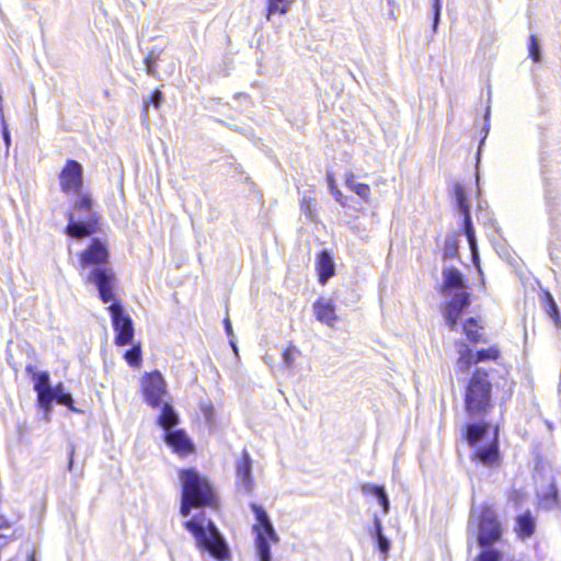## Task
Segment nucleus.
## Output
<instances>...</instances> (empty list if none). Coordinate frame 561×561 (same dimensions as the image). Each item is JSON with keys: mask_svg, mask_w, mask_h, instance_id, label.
I'll return each instance as SVG.
<instances>
[{"mask_svg": "<svg viewBox=\"0 0 561 561\" xmlns=\"http://www.w3.org/2000/svg\"><path fill=\"white\" fill-rule=\"evenodd\" d=\"M547 302H548V314L553 319L554 323L558 325L560 320V311L559 308L550 293H547Z\"/></svg>", "mask_w": 561, "mask_h": 561, "instance_id": "obj_35", "label": "nucleus"}, {"mask_svg": "<svg viewBox=\"0 0 561 561\" xmlns=\"http://www.w3.org/2000/svg\"><path fill=\"white\" fill-rule=\"evenodd\" d=\"M376 499H377L379 505L381 506L383 514H388L389 510H390V501H389L386 490Z\"/></svg>", "mask_w": 561, "mask_h": 561, "instance_id": "obj_41", "label": "nucleus"}, {"mask_svg": "<svg viewBox=\"0 0 561 561\" xmlns=\"http://www.w3.org/2000/svg\"><path fill=\"white\" fill-rule=\"evenodd\" d=\"M289 10L288 0H268L267 4V20L275 13L286 14Z\"/></svg>", "mask_w": 561, "mask_h": 561, "instance_id": "obj_29", "label": "nucleus"}, {"mask_svg": "<svg viewBox=\"0 0 561 561\" xmlns=\"http://www.w3.org/2000/svg\"><path fill=\"white\" fill-rule=\"evenodd\" d=\"M49 404L47 407H42L41 409L45 412V417L48 419V414L51 411L53 402L56 401L58 404L67 407L69 410L79 412V410L73 405L75 400L71 393L65 390V387L61 382L54 386L51 392L49 393Z\"/></svg>", "mask_w": 561, "mask_h": 561, "instance_id": "obj_15", "label": "nucleus"}, {"mask_svg": "<svg viewBox=\"0 0 561 561\" xmlns=\"http://www.w3.org/2000/svg\"><path fill=\"white\" fill-rule=\"evenodd\" d=\"M159 59V54L156 53L154 50H151L148 53V55L145 57V60L144 62L145 64H156L157 60Z\"/></svg>", "mask_w": 561, "mask_h": 561, "instance_id": "obj_46", "label": "nucleus"}, {"mask_svg": "<svg viewBox=\"0 0 561 561\" xmlns=\"http://www.w3.org/2000/svg\"><path fill=\"white\" fill-rule=\"evenodd\" d=\"M458 236L456 233L447 234L443 249V257L445 260L458 257Z\"/></svg>", "mask_w": 561, "mask_h": 561, "instance_id": "obj_24", "label": "nucleus"}, {"mask_svg": "<svg viewBox=\"0 0 561 561\" xmlns=\"http://www.w3.org/2000/svg\"><path fill=\"white\" fill-rule=\"evenodd\" d=\"M27 561H36L34 553L27 557Z\"/></svg>", "mask_w": 561, "mask_h": 561, "instance_id": "obj_55", "label": "nucleus"}, {"mask_svg": "<svg viewBox=\"0 0 561 561\" xmlns=\"http://www.w3.org/2000/svg\"><path fill=\"white\" fill-rule=\"evenodd\" d=\"M317 270L319 282L325 284L335 273V264L331 254L327 250H322L317 256Z\"/></svg>", "mask_w": 561, "mask_h": 561, "instance_id": "obj_17", "label": "nucleus"}, {"mask_svg": "<svg viewBox=\"0 0 561 561\" xmlns=\"http://www.w3.org/2000/svg\"><path fill=\"white\" fill-rule=\"evenodd\" d=\"M360 489L364 494L373 495L374 497L379 496L386 490L385 486L373 483H364Z\"/></svg>", "mask_w": 561, "mask_h": 561, "instance_id": "obj_39", "label": "nucleus"}, {"mask_svg": "<svg viewBox=\"0 0 561 561\" xmlns=\"http://www.w3.org/2000/svg\"><path fill=\"white\" fill-rule=\"evenodd\" d=\"M112 304L107 307L110 312L113 330L115 332V344L126 346L133 343L135 329L133 319L126 313L121 300L112 299Z\"/></svg>", "mask_w": 561, "mask_h": 561, "instance_id": "obj_9", "label": "nucleus"}, {"mask_svg": "<svg viewBox=\"0 0 561 561\" xmlns=\"http://www.w3.org/2000/svg\"><path fill=\"white\" fill-rule=\"evenodd\" d=\"M463 216V230L465 229H472L473 224L471 220L470 211L461 214Z\"/></svg>", "mask_w": 561, "mask_h": 561, "instance_id": "obj_48", "label": "nucleus"}, {"mask_svg": "<svg viewBox=\"0 0 561 561\" xmlns=\"http://www.w3.org/2000/svg\"><path fill=\"white\" fill-rule=\"evenodd\" d=\"M313 311L318 321L332 327L336 320L335 308L331 301L317 300L313 304Z\"/></svg>", "mask_w": 561, "mask_h": 561, "instance_id": "obj_19", "label": "nucleus"}, {"mask_svg": "<svg viewBox=\"0 0 561 561\" xmlns=\"http://www.w3.org/2000/svg\"><path fill=\"white\" fill-rule=\"evenodd\" d=\"M442 2L440 0H433V25L432 30L435 33L437 31L440 21Z\"/></svg>", "mask_w": 561, "mask_h": 561, "instance_id": "obj_40", "label": "nucleus"}, {"mask_svg": "<svg viewBox=\"0 0 561 561\" xmlns=\"http://www.w3.org/2000/svg\"><path fill=\"white\" fill-rule=\"evenodd\" d=\"M327 180H328V185H329L330 191H331L333 187H337V186H336V183H335L334 175H333V173H332V172H328V173H327Z\"/></svg>", "mask_w": 561, "mask_h": 561, "instance_id": "obj_49", "label": "nucleus"}, {"mask_svg": "<svg viewBox=\"0 0 561 561\" xmlns=\"http://www.w3.org/2000/svg\"><path fill=\"white\" fill-rule=\"evenodd\" d=\"M76 195L73 210L78 214V218L73 211L67 213L68 224L65 233L70 238L81 239L100 231L101 216L92 210L93 201L89 194L80 192Z\"/></svg>", "mask_w": 561, "mask_h": 561, "instance_id": "obj_5", "label": "nucleus"}, {"mask_svg": "<svg viewBox=\"0 0 561 561\" xmlns=\"http://www.w3.org/2000/svg\"><path fill=\"white\" fill-rule=\"evenodd\" d=\"M185 528L193 535L196 547L202 552H207L218 561L230 558V549L225 537L204 513H198L185 522Z\"/></svg>", "mask_w": 561, "mask_h": 561, "instance_id": "obj_3", "label": "nucleus"}, {"mask_svg": "<svg viewBox=\"0 0 561 561\" xmlns=\"http://www.w3.org/2000/svg\"><path fill=\"white\" fill-rule=\"evenodd\" d=\"M108 260V250L99 239L93 238L90 245L80 254V266L84 271L88 266L93 267L84 275L85 282L96 287L102 302L107 304L113 299L116 277L112 268L104 264Z\"/></svg>", "mask_w": 561, "mask_h": 561, "instance_id": "obj_1", "label": "nucleus"}, {"mask_svg": "<svg viewBox=\"0 0 561 561\" xmlns=\"http://www.w3.org/2000/svg\"><path fill=\"white\" fill-rule=\"evenodd\" d=\"M201 411L205 417L206 423L211 425L215 422V420H214L215 409H214L213 403L210 401L202 402Z\"/></svg>", "mask_w": 561, "mask_h": 561, "instance_id": "obj_37", "label": "nucleus"}, {"mask_svg": "<svg viewBox=\"0 0 561 561\" xmlns=\"http://www.w3.org/2000/svg\"><path fill=\"white\" fill-rule=\"evenodd\" d=\"M165 444L180 455H188L194 451V444L185 431L174 428L164 433Z\"/></svg>", "mask_w": 561, "mask_h": 561, "instance_id": "obj_14", "label": "nucleus"}, {"mask_svg": "<svg viewBox=\"0 0 561 561\" xmlns=\"http://www.w3.org/2000/svg\"><path fill=\"white\" fill-rule=\"evenodd\" d=\"M499 354V350L495 347L481 348L476 352V363L496 359Z\"/></svg>", "mask_w": 561, "mask_h": 561, "instance_id": "obj_32", "label": "nucleus"}, {"mask_svg": "<svg viewBox=\"0 0 561 561\" xmlns=\"http://www.w3.org/2000/svg\"><path fill=\"white\" fill-rule=\"evenodd\" d=\"M379 534H383L382 531V524L378 516H375L374 518V530L371 531V537L379 536Z\"/></svg>", "mask_w": 561, "mask_h": 561, "instance_id": "obj_44", "label": "nucleus"}, {"mask_svg": "<svg viewBox=\"0 0 561 561\" xmlns=\"http://www.w3.org/2000/svg\"><path fill=\"white\" fill-rule=\"evenodd\" d=\"M163 101V94L160 90H154L151 92L149 99L144 100V112L147 114L148 107L152 104L156 108H158Z\"/></svg>", "mask_w": 561, "mask_h": 561, "instance_id": "obj_34", "label": "nucleus"}, {"mask_svg": "<svg viewBox=\"0 0 561 561\" xmlns=\"http://www.w3.org/2000/svg\"><path fill=\"white\" fill-rule=\"evenodd\" d=\"M301 209L309 218H311V202H310V199H307L306 197H304L302 203H301Z\"/></svg>", "mask_w": 561, "mask_h": 561, "instance_id": "obj_45", "label": "nucleus"}, {"mask_svg": "<svg viewBox=\"0 0 561 561\" xmlns=\"http://www.w3.org/2000/svg\"><path fill=\"white\" fill-rule=\"evenodd\" d=\"M73 454L75 449L71 447L70 455H69V462H68V470L71 471L73 467Z\"/></svg>", "mask_w": 561, "mask_h": 561, "instance_id": "obj_53", "label": "nucleus"}, {"mask_svg": "<svg viewBox=\"0 0 561 561\" xmlns=\"http://www.w3.org/2000/svg\"><path fill=\"white\" fill-rule=\"evenodd\" d=\"M124 358L129 366L138 367L142 360L140 344H133L131 347L125 352Z\"/></svg>", "mask_w": 561, "mask_h": 561, "instance_id": "obj_27", "label": "nucleus"}, {"mask_svg": "<svg viewBox=\"0 0 561 561\" xmlns=\"http://www.w3.org/2000/svg\"><path fill=\"white\" fill-rule=\"evenodd\" d=\"M146 65V71L149 76H156L157 73V70H156V64H145Z\"/></svg>", "mask_w": 561, "mask_h": 561, "instance_id": "obj_51", "label": "nucleus"}, {"mask_svg": "<svg viewBox=\"0 0 561 561\" xmlns=\"http://www.w3.org/2000/svg\"><path fill=\"white\" fill-rule=\"evenodd\" d=\"M502 560V553L492 548L486 547L482 548L481 552L478 554L476 561H501Z\"/></svg>", "mask_w": 561, "mask_h": 561, "instance_id": "obj_31", "label": "nucleus"}, {"mask_svg": "<svg viewBox=\"0 0 561 561\" xmlns=\"http://www.w3.org/2000/svg\"><path fill=\"white\" fill-rule=\"evenodd\" d=\"M330 192L339 204H341L342 206L346 205V199L337 187H333Z\"/></svg>", "mask_w": 561, "mask_h": 561, "instance_id": "obj_43", "label": "nucleus"}, {"mask_svg": "<svg viewBox=\"0 0 561 561\" xmlns=\"http://www.w3.org/2000/svg\"><path fill=\"white\" fill-rule=\"evenodd\" d=\"M25 370H26V373H27L30 376H32V380L34 379V375H35V374H39V373H41V371H37V370H36V367H35V366H33L32 364L27 365V366L25 367Z\"/></svg>", "mask_w": 561, "mask_h": 561, "instance_id": "obj_52", "label": "nucleus"}, {"mask_svg": "<svg viewBox=\"0 0 561 561\" xmlns=\"http://www.w3.org/2000/svg\"><path fill=\"white\" fill-rule=\"evenodd\" d=\"M141 391L145 402L151 408H159L168 394L167 382L159 370L147 373L141 378Z\"/></svg>", "mask_w": 561, "mask_h": 561, "instance_id": "obj_10", "label": "nucleus"}, {"mask_svg": "<svg viewBox=\"0 0 561 561\" xmlns=\"http://www.w3.org/2000/svg\"><path fill=\"white\" fill-rule=\"evenodd\" d=\"M477 522L478 535L477 542L479 547L486 548L493 547L502 537V525L499 520L496 511L490 504H484L477 513L472 508L470 515V525Z\"/></svg>", "mask_w": 561, "mask_h": 561, "instance_id": "obj_7", "label": "nucleus"}, {"mask_svg": "<svg viewBox=\"0 0 561 561\" xmlns=\"http://www.w3.org/2000/svg\"><path fill=\"white\" fill-rule=\"evenodd\" d=\"M547 205H550L549 196L546 195Z\"/></svg>", "mask_w": 561, "mask_h": 561, "instance_id": "obj_56", "label": "nucleus"}, {"mask_svg": "<svg viewBox=\"0 0 561 561\" xmlns=\"http://www.w3.org/2000/svg\"><path fill=\"white\" fill-rule=\"evenodd\" d=\"M462 330L471 342L477 343L480 340L479 327L474 318H468L463 322Z\"/></svg>", "mask_w": 561, "mask_h": 561, "instance_id": "obj_26", "label": "nucleus"}, {"mask_svg": "<svg viewBox=\"0 0 561 561\" xmlns=\"http://www.w3.org/2000/svg\"><path fill=\"white\" fill-rule=\"evenodd\" d=\"M539 506L545 511L559 507V493L554 482H551L546 491L538 493Z\"/></svg>", "mask_w": 561, "mask_h": 561, "instance_id": "obj_21", "label": "nucleus"}, {"mask_svg": "<svg viewBox=\"0 0 561 561\" xmlns=\"http://www.w3.org/2000/svg\"><path fill=\"white\" fill-rule=\"evenodd\" d=\"M34 391L37 394V404L39 408L47 407L49 404V393L54 388L50 385V377L47 371H41L34 375Z\"/></svg>", "mask_w": 561, "mask_h": 561, "instance_id": "obj_16", "label": "nucleus"}, {"mask_svg": "<svg viewBox=\"0 0 561 561\" xmlns=\"http://www.w3.org/2000/svg\"><path fill=\"white\" fill-rule=\"evenodd\" d=\"M344 183L346 187L356 193L360 198L368 201L370 187L364 183H356L355 175L352 172L345 174Z\"/></svg>", "mask_w": 561, "mask_h": 561, "instance_id": "obj_23", "label": "nucleus"}, {"mask_svg": "<svg viewBox=\"0 0 561 561\" xmlns=\"http://www.w3.org/2000/svg\"><path fill=\"white\" fill-rule=\"evenodd\" d=\"M61 192L78 194L83 187V168L72 159H68L59 173Z\"/></svg>", "mask_w": 561, "mask_h": 561, "instance_id": "obj_11", "label": "nucleus"}, {"mask_svg": "<svg viewBox=\"0 0 561 561\" xmlns=\"http://www.w3.org/2000/svg\"><path fill=\"white\" fill-rule=\"evenodd\" d=\"M374 540L376 541L377 548L383 557H387L390 550V541L385 536V534H379V536H374Z\"/></svg>", "mask_w": 561, "mask_h": 561, "instance_id": "obj_36", "label": "nucleus"}, {"mask_svg": "<svg viewBox=\"0 0 561 561\" xmlns=\"http://www.w3.org/2000/svg\"><path fill=\"white\" fill-rule=\"evenodd\" d=\"M236 478L239 491L250 494L254 481L252 477V459L248 450L243 449L241 457L236 462Z\"/></svg>", "mask_w": 561, "mask_h": 561, "instance_id": "obj_13", "label": "nucleus"}, {"mask_svg": "<svg viewBox=\"0 0 561 561\" xmlns=\"http://www.w3.org/2000/svg\"><path fill=\"white\" fill-rule=\"evenodd\" d=\"M230 345L232 346L234 353L237 354L238 353L237 344L232 340H230Z\"/></svg>", "mask_w": 561, "mask_h": 561, "instance_id": "obj_54", "label": "nucleus"}, {"mask_svg": "<svg viewBox=\"0 0 561 561\" xmlns=\"http://www.w3.org/2000/svg\"><path fill=\"white\" fill-rule=\"evenodd\" d=\"M298 353V350L294 345H289L283 352V363L287 368H291L295 363V356Z\"/></svg>", "mask_w": 561, "mask_h": 561, "instance_id": "obj_38", "label": "nucleus"}, {"mask_svg": "<svg viewBox=\"0 0 561 561\" xmlns=\"http://www.w3.org/2000/svg\"><path fill=\"white\" fill-rule=\"evenodd\" d=\"M489 116H490V107L486 108V112H485V124L483 126V131H484V137L482 138L481 142H480V146L484 142V139L489 133V129H490V123H489Z\"/></svg>", "mask_w": 561, "mask_h": 561, "instance_id": "obj_47", "label": "nucleus"}, {"mask_svg": "<svg viewBox=\"0 0 561 561\" xmlns=\"http://www.w3.org/2000/svg\"><path fill=\"white\" fill-rule=\"evenodd\" d=\"M473 363H476V354L468 346L463 345L459 351V368L467 370Z\"/></svg>", "mask_w": 561, "mask_h": 561, "instance_id": "obj_28", "label": "nucleus"}, {"mask_svg": "<svg viewBox=\"0 0 561 561\" xmlns=\"http://www.w3.org/2000/svg\"><path fill=\"white\" fill-rule=\"evenodd\" d=\"M536 528L535 518L529 511L516 517V531L523 539L534 535Z\"/></svg>", "mask_w": 561, "mask_h": 561, "instance_id": "obj_22", "label": "nucleus"}, {"mask_svg": "<svg viewBox=\"0 0 561 561\" xmlns=\"http://www.w3.org/2000/svg\"><path fill=\"white\" fill-rule=\"evenodd\" d=\"M492 385L488 374L477 369L471 376L465 394V409L471 416L485 415L492 408Z\"/></svg>", "mask_w": 561, "mask_h": 561, "instance_id": "obj_6", "label": "nucleus"}, {"mask_svg": "<svg viewBox=\"0 0 561 561\" xmlns=\"http://www.w3.org/2000/svg\"><path fill=\"white\" fill-rule=\"evenodd\" d=\"M0 118H1V122H2V138H3V141L5 144V147L7 149H9L10 145H11V136H10V131H9V128H8V125L4 121V116L3 114L0 112Z\"/></svg>", "mask_w": 561, "mask_h": 561, "instance_id": "obj_42", "label": "nucleus"}, {"mask_svg": "<svg viewBox=\"0 0 561 561\" xmlns=\"http://www.w3.org/2000/svg\"><path fill=\"white\" fill-rule=\"evenodd\" d=\"M250 507L254 514L256 523L252 526L255 534V548L260 561H271V542L276 543L279 540L274 526L266 511L256 503H251Z\"/></svg>", "mask_w": 561, "mask_h": 561, "instance_id": "obj_8", "label": "nucleus"}, {"mask_svg": "<svg viewBox=\"0 0 561 561\" xmlns=\"http://www.w3.org/2000/svg\"><path fill=\"white\" fill-rule=\"evenodd\" d=\"M490 427V424L485 422L468 423L463 434L467 443L472 447L477 446L486 437Z\"/></svg>", "mask_w": 561, "mask_h": 561, "instance_id": "obj_18", "label": "nucleus"}, {"mask_svg": "<svg viewBox=\"0 0 561 561\" xmlns=\"http://www.w3.org/2000/svg\"><path fill=\"white\" fill-rule=\"evenodd\" d=\"M442 275L440 294L445 297L453 295L444 305L443 316L448 328L455 331L458 320L471 304V294L468 291L463 274L458 268L445 266Z\"/></svg>", "mask_w": 561, "mask_h": 561, "instance_id": "obj_2", "label": "nucleus"}, {"mask_svg": "<svg viewBox=\"0 0 561 561\" xmlns=\"http://www.w3.org/2000/svg\"><path fill=\"white\" fill-rule=\"evenodd\" d=\"M455 195H456V204H457L458 210L461 214L470 211L466 192L460 185L456 186Z\"/></svg>", "mask_w": 561, "mask_h": 561, "instance_id": "obj_30", "label": "nucleus"}, {"mask_svg": "<svg viewBox=\"0 0 561 561\" xmlns=\"http://www.w3.org/2000/svg\"><path fill=\"white\" fill-rule=\"evenodd\" d=\"M161 404V413L158 416L157 424L163 428L165 433L168 431L174 430L179 423V415L171 403L165 401Z\"/></svg>", "mask_w": 561, "mask_h": 561, "instance_id": "obj_20", "label": "nucleus"}, {"mask_svg": "<svg viewBox=\"0 0 561 561\" xmlns=\"http://www.w3.org/2000/svg\"><path fill=\"white\" fill-rule=\"evenodd\" d=\"M472 459L485 467H497L501 462L499 427L493 430L492 438L476 447Z\"/></svg>", "mask_w": 561, "mask_h": 561, "instance_id": "obj_12", "label": "nucleus"}, {"mask_svg": "<svg viewBox=\"0 0 561 561\" xmlns=\"http://www.w3.org/2000/svg\"><path fill=\"white\" fill-rule=\"evenodd\" d=\"M224 324H225V331H226L227 335L232 336L233 333H232V325H231L230 319L226 318L224 321Z\"/></svg>", "mask_w": 561, "mask_h": 561, "instance_id": "obj_50", "label": "nucleus"}, {"mask_svg": "<svg viewBox=\"0 0 561 561\" xmlns=\"http://www.w3.org/2000/svg\"><path fill=\"white\" fill-rule=\"evenodd\" d=\"M529 57L535 61L539 62L541 59L540 44L536 35H530L528 44Z\"/></svg>", "mask_w": 561, "mask_h": 561, "instance_id": "obj_33", "label": "nucleus"}, {"mask_svg": "<svg viewBox=\"0 0 561 561\" xmlns=\"http://www.w3.org/2000/svg\"><path fill=\"white\" fill-rule=\"evenodd\" d=\"M182 483L180 514L187 517L193 508L214 507L216 496L208 480L195 469H184L180 472Z\"/></svg>", "mask_w": 561, "mask_h": 561, "instance_id": "obj_4", "label": "nucleus"}, {"mask_svg": "<svg viewBox=\"0 0 561 561\" xmlns=\"http://www.w3.org/2000/svg\"><path fill=\"white\" fill-rule=\"evenodd\" d=\"M463 233H465V236H466V238L468 240L473 263L477 265L480 275L483 276L482 270H481V267L479 265L478 245H477V239H476V236H474V230H473V228L472 229H465Z\"/></svg>", "mask_w": 561, "mask_h": 561, "instance_id": "obj_25", "label": "nucleus"}]
</instances>
